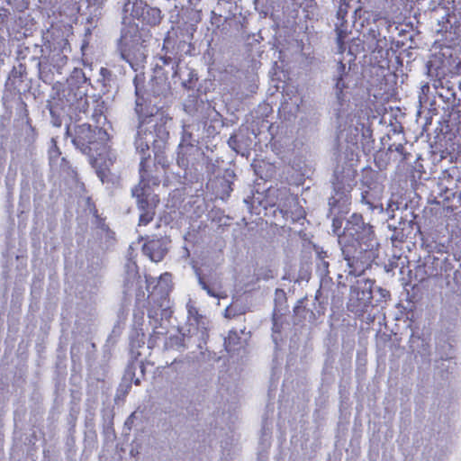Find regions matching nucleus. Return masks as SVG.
Instances as JSON below:
<instances>
[{
	"mask_svg": "<svg viewBox=\"0 0 461 461\" xmlns=\"http://www.w3.org/2000/svg\"><path fill=\"white\" fill-rule=\"evenodd\" d=\"M338 236L349 274L360 276L375 258L376 242L371 226L366 225L360 215L354 214Z\"/></svg>",
	"mask_w": 461,
	"mask_h": 461,
	"instance_id": "f257e3e1",
	"label": "nucleus"
},
{
	"mask_svg": "<svg viewBox=\"0 0 461 461\" xmlns=\"http://www.w3.org/2000/svg\"><path fill=\"white\" fill-rule=\"evenodd\" d=\"M132 194L137 198L139 208L141 210L140 224L147 225L154 216V207L158 202L157 196L152 195L146 181L141 178L140 182L132 190Z\"/></svg>",
	"mask_w": 461,
	"mask_h": 461,
	"instance_id": "f03ea898",
	"label": "nucleus"
},
{
	"mask_svg": "<svg viewBox=\"0 0 461 461\" xmlns=\"http://www.w3.org/2000/svg\"><path fill=\"white\" fill-rule=\"evenodd\" d=\"M372 286L373 283L366 280L351 290L349 303L356 312H363L372 303Z\"/></svg>",
	"mask_w": 461,
	"mask_h": 461,
	"instance_id": "7ed1b4c3",
	"label": "nucleus"
},
{
	"mask_svg": "<svg viewBox=\"0 0 461 461\" xmlns=\"http://www.w3.org/2000/svg\"><path fill=\"white\" fill-rule=\"evenodd\" d=\"M131 15L136 18H142L149 23L157 24L161 19L160 10L151 8L147 5L142 6V3H134L132 5Z\"/></svg>",
	"mask_w": 461,
	"mask_h": 461,
	"instance_id": "20e7f679",
	"label": "nucleus"
},
{
	"mask_svg": "<svg viewBox=\"0 0 461 461\" xmlns=\"http://www.w3.org/2000/svg\"><path fill=\"white\" fill-rule=\"evenodd\" d=\"M167 251L165 240H152L143 245V252L154 262L161 261Z\"/></svg>",
	"mask_w": 461,
	"mask_h": 461,
	"instance_id": "39448f33",
	"label": "nucleus"
},
{
	"mask_svg": "<svg viewBox=\"0 0 461 461\" xmlns=\"http://www.w3.org/2000/svg\"><path fill=\"white\" fill-rule=\"evenodd\" d=\"M90 132H91L90 126L86 125V124L80 125L78 127V129H77V133L78 134L90 133ZM78 138L83 142L86 141V142H88V143H92V140H91V139L88 136L83 137V136L78 135Z\"/></svg>",
	"mask_w": 461,
	"mask_h": 461,
	"instance_id": "423d86ee",
	"label": "nucleus"
},
{
	"mask_svg": "<svg viewBox=\"0 0 461 461\" xmlns=\"http://www.w3.org/2000/svg\"><path fill=\"white\" fill-rule=\"evenodd\" d=\"M199 284L202 286V288L203 290H205L210 296L216 297V298H224V297H226V294L214 292L212 288H210L206 285V283L204 281H203L202 278H199Z\"/></svg>",
	"mask_w": 461,
	"mask_h": 461,
	"instance_id": "0eeeda50",
	"label": "nucleus"
},
{
	"mask_svg": "<svg viewBox=\"0 0 461 461\" xmlns=\"http://www.w3.org/2000/svg\"><path fill=\"white\" fill-rule=\"evenodd\" d=\"M339 68V77L337 79L336 88H337V90L341 92L342 89L345 87V84L342 81V75L345 72V68H345V65L340 62L339 64V68Z\"/></svg>",
	"mask_w": 461,
	"mask_h": 461,
	"instance_id": "6e6552de",
	"label": "nucleus"
},
{
	"mask_svg": "<svg viewBox=\"0 0 461 461\" xmlns=\"http://www.w3.org/2000/svg\"><path fill=\"white\" fill-rule=\"evenodd\" d=\"M342 221L340 219L335 218L332 221V228L335 233H338L339 230L341 228Z\"/></svg>",
	"mask_w": 461,
	"mask_h": 461,
	"instance_id": "1a4fd4ad",
	"label": "nucleus"
},
{
	"mask_svg": "<svg viewBox=\"0 0 461 461\" xmlns=\"http://www.w3.org/2000/svg\"><path fill=\"white\" fill-rule=\"evenodd\" d=\"M170 281H171V275L168 273H165V274L161 275L159 277V284H161L163 282L167 283Z\"/></svg>",
	"mask_w": 461,
	"mask_h": 461,
	"instance_id": "9d476101",
	"label": "nucleus"
},
{
	"mask_svg": "<svg viewBox=\"0 0 461 461\" xmlns=\"http://www.w3.org/2000/svg\"><path fill=\"white\" fill-rule=\"evenodd\" d=\"M234 337H236V332H230L227 340L225 341L227 347H230L231 341L234 340Z\"/></svg>",
	"mask_w": 461,
	"mask_h": 461,
	"instance_id": "9b49d317",
	"label": "nucleus"
},
{
	"mask_svg": "<svg viewBox=\"0 0 461 461\" xmlns=\"http://www.w3.org/2000/svg\"><path fill=\"white\" fill-rule=\"evenodd\" d=\"M355 131H356V133H355V135H354V138H352V139L350 140V141H352V142H353V141H355V140H357V137H358V129H357V128H355Z\"/></svg>",
	"mask_w": 461,
	"mask_h": 461,
	"instance_id": "f8f14e48",
	"label": "nucleus"
},
{
	"mask_svg": "<svg viewBox=\"0 0 461 461\" xmlns=\"http://www.w3.org/2000/svg\"><path fill=\"white\" fill-rule=\"evenodd\" d=\"M130 6H131V3H127V4L125 5V11H126V12H128V11H129Z\"/></svg>",
	"mask_w": 461,
	"mask_h": 461,
	"instance_id": "ddd939ff",
	"label": "nucleus"
},
{
	"mask_svg": "<svg viewBox=\"0 0 461 461\" xmlns=\"http://www.w3.org/2000/svg\"><path fill=\"white\" fill-rule=\"evenodd\" d=\"M225 315H226V317L230 316V309L229 308L226 309Z\"/></svg>",
	"mask_w": 461,
	"mask_h": 461,
	"instance_id": "4468645a",
	"label": "nucleus"
}]
</instances>
